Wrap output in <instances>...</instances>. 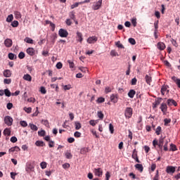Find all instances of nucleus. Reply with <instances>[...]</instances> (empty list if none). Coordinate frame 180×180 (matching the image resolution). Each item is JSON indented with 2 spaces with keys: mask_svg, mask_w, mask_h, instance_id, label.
Wrapping results in <instances>:
<instances>
[{
  "mask_svg": "<svg viewBox=\"0 0 180 180\" xmlns=\"http://www.w3.org/2000/svg\"><path fill=\"white\" fill-rule=\"evenodd\" d=\"M124 116L127 119H130L133 116V108L130 107L127 108L124 111Z\"/></svg>",
  "mask_w": 180,
  "mask_h": 180,
  "instance_id": "f257e3e1",
  "label": "nucleus"
},
{
  "mask_svg": "<svg viewBox=\"0 0 180 180\" xmlns=\"http://www.w3.org/2000/svg\"><path fill=\"white\" fill-rule=\"evenodd\" d=\"M101 6H102V0H98L97 2L94 3L92 6V9H94V11H98V9H101Z\"/></svg>",
  "mask_w": 180,
  "mask_h": 180,
  "instance_id": "f03ea898",
  "label": "nucleus"
},
{
  "mask_svg": "<svg viewBox=\"0 0 180 180\" xmlns=\"http://www.w3.org/2000/svg\"><path fill=\"white\" fill-rule=\"evenodd\" d=\"M58 35L60 37H68V31L63 28L60 29L58 31Z\"/></svg>",
  "mask_w": 180,
  "mask_h": 180,
  "instance_id": "7ed1b4c3",
  "label": "nucleus"
},
{
  "mask_svg": "<svg viewBox=\"0 0 180 180\" xmlns=\"http://www.w3.org/2000/svg\"><path fill=\"white\" fill-rule=\"evenodd\" d=\"M4 123L7 124V126H12V123H13V119L11 116H6L4 117Z\"/></svg>",
  "mask_w": 180,
  "mask_h": 180,
  "instance_id": "20e7f679",
  "label": "nucleus"
},
{
  "mask_svg": "<svg viewBox=\"0 0 180 180\" xmlns=\"http://www.w3.org/2000/svg\"><path fill=\"white\" fill-rule=\"evenodd\" d=\"M94 173L96 175V176L101 177L103 174V171L102 170L101 168H94Z\"/></svg>",
  "mask_w": 180,
  "mask_h": 180,
  "instance_id": "39448f33",
  "label": "nucleus"
},
{
  "mask_svg": "<svg viewBox=\"0 0 180 180\" xmlns=\"http://www.w3.org/2000/svg\"><path fill=\"white\" fill-rule=\"evenodd\" d=\"M98 41V38L96 36L89 37L87 39V43L89 44H95Z\"/></svg>",
  "mask_w": 180,
  "mask_h": 180,
  "instance_id": "423d86ee",
  "label": "nucleus"
},
{
  "mask_svg": "<svg viewBox=\"0 0 180 180\" xmlns=\"http://www.w3.org/2000/svg\"><path fill=\"white\" fill-rule=\"evenodd\" d=\"M164 141H165V137L161 136L159 139V144H158V148L161 151H162V147H164Z\"/></svg>",
  "mask_w": 180,
  "mask_h": 180,
  "instance_id": "0eeeda50",
  "label": "nucleus"
},
{
  "mask_svg": "<svg viewBox=\"0 0 180 180\" xmlns=\"http://www.w3.org/2000/svg\"><path fill=\"white\" fill-rule=\"evenodd\" d=\"M168 88H169V86L164 84L162 88H161V90H160V92H161V94L162 95H165V92H167V94L169 93V90H167Z\"/></svg>",
  "mask_w": 180,
  "mask_h": 180,
  "instance_id": "6e6552de",
  "label": "nucleus"
},
{
  "mask_svg": "<svg viewBox=\"0 0 180 180\" xmlns=\"http://www.w3.org/2000/svg\"><path fill=\"white\" fill-rule=\"evenodd\" d=\"M166 172L167 174H174L175 172V167L167 166L166 168Z\"/></svg>",
  "mask_w": 180,
  "mask_h": 180,
  "instance_id": "1a4fd4ad",
  "label": "nucleus"
},
{
  "mask_svg": "<svg viewBox=\"0 0 180 180\" xmlns=\"http://www.w3.org/2000/svg\"><path fill=\"white\" fill-rule=\"evenodd\" d=\"M167 105H168V106H172V105L174 106H178V103L174 99H168L167 100Z\"/></svg>",
  "mask_w": 180,
  "mask_h": 180,
  "instance_id": "9d476101",
  "label": "nucleus"
},
{
  "mask_svg": "<svg viewBox=\"0 0 180 180\" xmlns=\"http://www.w3.org/2000/svg\"><path fill=\"white\" fill-rule=\"evenodd\" d=\"M4 44L6 46V47H12V44H13L12 39H6L4 41Z\"/></svg>",
  "mask_w": 180,
  "mask_h": 180,
  "instance_id": "9b49d317",
  "label": "nucleus"
},
{
  "mask_svg": "<svg viewBox=\"0 0 180 180\" xmlns=\"http://www.w3.org/2000/svg\"><path fill=\"white\" fill-rule=\"evenodd\" d=\"M4 76L6 77V78H9L12 76V72L9 70H5L4 71Z\"/></svg>",
  "mask_w": 180,
  "mask_h": 180,
  "instance_id": "f8f14e48",
  "label": "nucleus"
},
{
  "mask_svg": "<svg viewBox=\"0 0 180 180\" xmlns=\"http://www.w3.org/2000/svg\"><path fill=\"white\" fill-rule=\"evenodd\" d=\"M18 151H20V148L18 146H14L8 150V153H18Z\"/></svg>",
  "mask_w": 180,
  "mask_h": 180,
  "instance_id": "ddd939ff",
  "label": "nucleus"
},
{
  "mask_svg": "<svg viewBox=\"0 0 180 180\" xmlns=\"http://www.w3.org/2000/svg\"><path fill=\"white\" fill-rule=\"evenodd\" d=\"M27 53L29 56H33L35 54L34 49L33 48H28L27 49Z\"/></svg>",
  "mask_w": 180,
  "mask_h": 180,
  "instance_id": "4468645a",
  "label": "nucleus"
},
{
  "mask_svg": "<svg viewBox=\"0 0 180 180\" xmlns=\"http://www.w3.org/2000/svg\"><path fill=\"white\" fill-rule=\"evenodd\" d=\"M158 49L161 51L165 50V44H164V42H161V41L158 42Z\"/></svg>",
  "mask_w": 180,
  "mask_h": 180,
  "instance_id": "2eb2a0df",
  "label": "nucleus"
},
{
  "mask_svg": "<svg viewBox=\"0 0 180 180\" xmlns=\"http://www.w3.org/2000/svg\"><path fill=\"white\" fill-rule=\"evenodd\" d=\"M77 41H79V43H82V40H84V39L82 38V33L79 32H77Z\"/></svg>",
  "mask_w": 180,
  "mask_h": 180,
  "instance_id": "dca6fc26",
  "label": "nucleus"
},
{
  "mask_svg": "<svg viewBox=\"0 0 180 180\" xmlns=\"http://www.w3.org/2000/svg\"><path fill=\"white\" fill-rule=\"evenodd\" d=\"M160 109L163 113H165L168 109V107L167 106L166 103H162L160 105Z\"/></svg>",
  "mask_w": 180,
  "mask_h": 180,
  "instance_id": "f3484780",
  "label": "nucleus"
},
{
  "mask_svg": "<svg viewBox=\"0 0 180 180\" xmlns=\"http://www.w3.org/2000/svg\"><path fill=\"white\" fill-rule=\"evenodd\" d=\"M110 101L111 102H113V103H117V95L112 94L110 96Z\"/></svg>",
  "mask_w": 180,
  "mask_h": 180,
  "instance_id": "a211bd4d",
  "label": "nucleus"
},
{
  "mask_svg": "<svg viewBox=\"0 0 180 180\" xmlns=\"http://www.w3.org/2000/svg\"><path fill=\"white\" fill-rule=\"evenodd\" d=\"M22 78L23 79H25V81H28L29 82H32V76L29 74L24 75Z\"/></svg>",
  "mask_w": 180,
  "mask_h": 180,
  "instance_id": "6ab92c4d",
  "label": "nucleus"
},
{
  "mask_svg": "<svg viewBox=\"0 0 180 180\" xmlns=\"http://www.w3.org/2000/svg\"><path fill=\"white\" fill-rule=\"evenodd\" d=\"M145 79L148 85H151V82L153 81V79L151 78V77H150L148 75H146L145 77Z\"/></svg>",
  "mask_w": 180,
  "mask_h": 180,
  "instance_id": "aec40b11",
  "label": "nucleus"
},
{
  "mask_svg": "<svg viewBox=\"0 0 180 180\" xmlns=\"http://www.w3.org/2000/svg\"><path fill=\"white\" fill-rule=\"evenodd\" d=\"M172 81L177 84L178 88H180V79L176 78V77L174 76L172 77Z\"/></svg>",
  "mask_w": 180,
  "mask_h": 180,
  "instance_id": "412c9836",
  "label": "nucleus"
},
{
  "mask_svg": "<svg viewBox=\"0 0 180 180\" xmlns=\"http://www.w3.org/2000/svg\"><path fill=\"white\" fill-rule=\"evenodd\" d=\"M35 145L37 147H44V146H46V143H44V142L43 141H37L35 142Z\"/></svg>",
  "mask_w": 180,
  "mask_h": 180,
  "instance_id": "4be33fe9",
  "label": "nucleus"
},
{
  "mask_svg": "<svg viewBox=\"0 0 180 180\" xmlns=\"http://www.w3.org/2000/svg\"><path fill=\"white\" fill-rule=\"evenodd\" d=\"M135 168L138 169V171H140L141 172H143L144 167H143V165L141 164H136L135 165Z\"/></svg>",
  "mask_w": 180,
  "mask_h": 180,
  "instance_id": "5701e85b",
  "label": "nucleus"
},
{
  "mask_svg": "<svg viewBox=\"0 0 180 180\" xmlns=\"http://www.w3.org/2000/svg\"><path fill=\"white\" fill-rule=\"evenodd\" d=\"M56 39H57V34H52L51 35V41L53 44L56 43Z\"/></svg>",
  "mask_w": 180,
  "mask_h": 180,
  "instance_id": "b1692460",
  "label": "nucleus"
},
{
  "mask_svg": "<svg viewBox=\"0 0 180 180\" xmlns=\"http://www.w3.org/2000/svg\"><path fill=\"white\" fill-rule=\"evenodd\" d=\"M136 95V91L131 89L128 93V96L131 98H134V96Z\"/></svg>",
  "mask_w": 180,
  "mask_h": 180,
  "instance_id": "393cba45",
  "label": "nucleus"
},
{
  "mask_svg": "<svg viewBox=\"0 0 180 180\" xmlns=\"http://www.w3.org/2000/svg\"><path fill=\"white\" fill-rule=\"evenodd\" d=\"M29 126L30 127L31 130H33L34 131H37V130H39L37 126L34 125V124L30 123Z\"/></svg>",
  "mask_w": 180,
  "mask_h": 180,
  "instance_id": "a878e982",
  "label": "nucleus"
},
{
  "mask_svg": "<svg viewBox=\"0 0 180 180\" xmlns=\"http://www.w3.org/2000/svg\"><path fill=\"white\" fill-rule=\"evenodd\" d=\"M65 155L68 160H71L72 158V154H71L70 152L66 151L65 153Z\"/></svg>",
  "mask_w": 180,
  "mask_h": 180,
  "instance_id": "bb28decb",
  "label": "nucleus"
},
{
  "mask_svg": "<svg viewBox=\"0 0 180 180\" xmlns=\"http://www.w3.org/2000/svg\"><path fill=\"white\" fill-rule=\"evenodd\" d=\"M91 134H93V136H95L96 139H99V135H98V134L96 133V131L94 129L90 130Z\"/></svg>",
  "mask_w": 180,
  "mask_h": 180,
  "instance_id": "cd10ccee",
  "label": "nucleus"
},
{
  "mask_svg": "<svg viewBox=\"0 0 180 180\" xmlns=\"http://www.w3.org/2000/svg\"><path fill=\"white\" fill-rule=\"evenodd\" d=\"M41 123H42V124L46 126V127H50V124L49 123V120H42Z\"/></svg>",
  "mask_w": 180,
  "mask_h": 180,
  "instance_id": "c85d7f7f",
  "label": "nucleus"
},
{
  "mask_svg": "<svg viewBox=\"0 0 180 180\" xmlns=\"http://www.w3.org/2000/svg\"><path fill=\"white\" fill-rule=\"evenodd\" d=\"M4 136H11V129L6 128L4 131Z\"/></svg>",
  "mask_w": 180,
  "mask_h": 180,
  "instance_id": "c756f323",
  "label": "nucleus"
},
{
  "mask_svg": "<svg viewBox=\"0 0 180 180\" xmlns=\"http://www.w3.org/2000/svg\"><path fill=\"white\" fill-rule=\"evenodd\" d=\"M24 41L26 42V43H28L29 44H33V39L29 38V37H26Z\"/></svg>",
  "mask_w": 180,
  "mask_h": 180,
  "instance_id": "7c9ffc66",
  "label": "nucleus"
},
{
  "mask_svg": "<svg viewBox=\"0 0 180 180\" xmlns=\"http://www.w3.org/2000/svg\"><path fill=\"white\" fill-rule=\"evenodd\" d=\"M14 14L16 19H20V18H22V14L19 11H15Z\"/></svg>",
  "mask_w": 180,
  "mask_h": 180,
  "instance_id": "2f4dec72",
  "label": "nucleus"
},
{
  "mask_svg": "<svg viewBox=\"0 0 180 180\" xmlns=\"http://www.w3.org/2000/svg\"><path fill=\"white\" fill-rule=\"evenodd\" d=\"M115 46H117L118 49H124V46H123V44H120V41L115 42Z\"/></svg>",
  "mask_w": 180,
  "mask_h": 180,
  "instance_id": "473e14b6",
  "label": "nucleus"
},
{
  "mask_svg": "<svg viewBox=\"0 0 180 180\" xmlns=\"http://www.w3.org/2000/svg\"><path fill=\"white\" fill-rule=\"evenodd\" d=\"M161 101H162V98H158L155 100V106H158V105H160V103H161Z\"/></svg>",
  "mask_w": 180,
  "mask_h": 180,
  "instance_id": "72a5a7b5",
  "label": "nucleus"
},
{
  "mask_svg": "<svg viewBox=\"0 0 180 180\" xmlns=\"http://www.w3.org/2000/svg\"><path fill=\"white\" fill-rule=\"evenodd\" d=\"M40 166L42 169H46V168H47V162H41Z\"/></svg>",
  "mask_w": 180,
  "mask_h": 180,
  "instance_id": "f704fd0d",
  "label": "nucleus"
},
{
  "mask_svg": "<svg viewBox=\"0 0 180 180\" xmlns=\"http://www.w3.org/2000/svg\"><path fill=\"white\" fill-rule=\"evenodd\" d=\"M89 150L88 148H83L80 150V154H86L88 153Z\"/></svg>",
  "mask_w": 180,
  "mask_h": 180,
  "instance_id": "c9c22d12",
  "label": "nucleus"
},
{
  "mask_svg": "<svg viewBox=\"0 0 180 180\" xmlns=\"http://www.w3.org/2000/svg\"><path fill=\"white\" fill-rule=\"evenodd\" d=\"M161 131H162L161 127L158 126L155 130V133H156L157 136H160V134H161Z\"/></svg>",
  "mask_w": 180,
  "mask_h": 180,
  "instance_id": "e433bc0d",
  "label": "nucleus"
},
{
  "mask_svg": "<svg viewBox=\"0 0 180 180\" xmlns=\"http://www.w3.org/2000/svg\"><path fill=\"white\" fill-rule=\"evenodd\" d=\"M11 26L13 27H18V26H19V22L18 20H14L13 22H11Z\"/></svg>",
  "mask_w": 180,
  "mask_h": 180,
  "instance_id": "4c0bfd02",
  "label": "nucleus"
},
{
  "mask_svg": "<svg viewBox=\"0 0 180 180\" xmlns=\"http://www.w3.org/2000/svg\"><path fill=\"white\" fill-rule=\"evenodd\" d=\"M12 20H13V15H9L7 18H6V22H8V23H10V22H12Z\"/></svg>",
  "mask_w": 180,
  "mask_h": 180,
  "instance_id": "58836bf2",
  "label": "nucleus"
},
{
  "mask_svg": "<svg viewBox=\"0 0 180 180\" xmlns=\"http://www.w3.org/2000/svg\"><path fill=\"white\" fill-rule=\"evenodd\" d=\"M109 130H110L111 134H113V133L115 131V127H113V124H109Z\"/></svg>",
  "mask_w": 180,
  "mask_h": 180,
  "instance_id": "ea45409f",
  "label": "nucleus"
},
{
  "mask_svg": "<svg viewBox=\"0 0 180 180\" xmlns=\"http://www.w3.org/2000/svg\"><path fill=\"white\" fill-rule=\"evenodd\" d=\"M75 129L76 130H79V129H81V123L78 122H75Z\"/></svg>",
  "mask_w": 180,
  "mask_h": 180,
  "instance_id": "a19ab883",
  "label": "nucleus"
},
{
  "mask_svg": "<svg viewBox=\"0 0 180 180\" xmlns=\"http://www.w3.org/2000/svg\"><path fill=\"white\" fill-rule=\"evenodd\" d=\"M71 88H72L71 86V84H68V85H64L63 86L64 91H70V89H71Z\"/></svg>",
  "mask_w": 180,
  "mask_h": 180,
  "instance_id": "79ce46f5",
  "label": "nucleus"
},
{
  "mask_svg": "<svg viewBox=\"0 0 180 180\" xmlns=\"http://www.w3.org/2000/svg\"><path fill=\"white\" fill-rule=\"evenodd\" d=\"M70 19H72V20L75 21V13H74V11L70 13Z\"/></svg>",
  "mask_w": 180,
  "mask_h": 180,
  "instance_id": "37998d69",
  "label": "nucleus"
},
{
  "mask_svg": "<svg viewBox=\"0 0 180 180\" xmlns=\"http://www.w3.org/2000/svg\"><path fill=\"white\" fill-rule=\"evenodd\" d=\"M38 134L41 137H44V136H46V131H44V130L39 131Z\"/></svg>",
  "mask_w": 180,
  "mask_h": 180,
  "instance_id": "c03bdc74",
  "label": "nucleus"
},
{
  "mask_svg": "<svg viewBox=\"0 0 180 180\" xmlns=\"http://www.w3.org/2000/svg\"><path fill=\"white\" fill-rule=\"evenodd\" d=\"M40 92L41 94H42L43 95H46V94H47V91L46 90V88L44 86H41L40 89Z\"/></svg>",
  "mask_w": 180,
  "mask_h": 180,
  "instance_id": "a18cd8bd",
  "label": "nucleus"
},
{
  "mask_svg": "<svg viewBox=\"0 0 180 180\" xmlns=\"http://www.w3.org/2000/svg\"><path fill=\"white\" fill-rule=\"evenodd\" d=\"M131 23H132L134 27H136L137 26V18H132Z\"/></svg>",
  "mask_w": 180,
  "mask_h": 180,
  "instance_id": "49530a36",
  "label": "nucleus"
},
{
  "mask_svg": "<svg viewBox=\"0 0 180 180\" xmlns=\"http://www.w3.org/2000/svg\"><path fill=\"white\" fill-rule=\"evenodd\" d=\"M178 149H176V146L174 144L170 145V151H176Z\"/></svg>",
  "mask_w": 180,
  "mask_h": 180,
  "instance_id": "de8ad7c7",
  "label": "nucleus"
},
{
  "mask_svg": "<svg viewBox=\"0 0 180 180\" xmlns=\"http://www.w3.org/2000/svg\"><path fill=\"white\" fill-rule=\"evenodd\" d=\"M128 41H129V43H130V44H132L133 46L136 44V39H134V38H129Z\"/></svg>",
  "mask_w": 180,
  "mask_h": 180,
  "instance_id": "09e8293b",
  "label": "nucleus"
},
{
  "mask_svg": "<svg viewBox=\"0 0 180 180\" xmlns=\"http://www.w3.org/2000/svg\"><path fill=\"white\" fill-rule=\"evenodd\" d=\"M137 157H138V156H137V150H136V149H134V150H133L131 158H132L133 159H134V158H136Z\"/></svg>",
  "mask_w": 180,
  "mask_h": 180,
  "instance_id": "8fccbe9b",
  "label": "nucleus"
},
{
  "mask_svg": "<svg viewBox=\"0 0 180 180\" xmlns=\"http://www.w3.org/2000/svg\"><path fill=\"white\" fill-rule=\"evenodd\" d=\"M24 110L25 112H26L27 113H32V108L29 107H25L24 108Z\"/></svg>",
  "mask_w": 180,
  "mask_h": 180,
  "instance_id": "3c124183",
  "label": "nucleus"
},
{
  "mask_svg": "<svg viewBox=\"0 0 180 180\" xmlns=\"http://www.w3.org/2000/svg\"><path fill=\"white\" fill-rule=\"evenodd\" d=\"M4 94L6 95V96H11V91H9V89H4Z\"/></svg>",
  "mask_w": 180,
  "mask_h": 180,
  "instance_id": "603ef678",
  "label": "nucleus"
},
{
  "mask_svg": "<svg viewBox=\"0 0 180 180\" xmlns=\"http://www.w3.org/2000/svg\"><path fill=\"white\" fill-rule=\"evenodd\" d=\"M20 126H22V127H27V122L26 121H20Z\"/></svg>",
  "mask_w": 180,
  "mask_h": 180,
  "instance_id": "864d4df0",
  "label": "nucleus"
},
{
  "mask_svg": "<svg viewBox=\"0 0 180 180\" xmlns=\"http://www.w3.org/2000/svg\"><path fill=\"white\" fill-rule=\"evenodd\" d=\"M131 85H137V79L136 77L133 78L131 81Z\"/></svg>",
  "mask_w": 180,
  "mask_h": 180,
  "instance_id": "5fc2aeb1",
  "label": "nucleus"
},
{
  "mask_svg": "<svg viewBox=\"0 0 180 180\" xmlns=\"http://www.w3.org/2000/svg\"><path fill=\"white\" fill-rule=\"evenodd\" d=\"M98 103H103L105 102V98L103 97H100L97 99Z\"/></svg>",
  "mask_w": 180,
  "mask_h": 180,
  "instance_id": "6e6d98bb",
  "label": "nucleus"
},
{
  "mask_svg": "<svg viewBox=\"0 0 180 180\" xmlns=\"http://www.w3.org/2000/svg\"><path fill=\"white\" fill-rule=\"evenodd\" d=\"M62 167L64 169H68V168H70V163H65L63 165Z\"/></svg>",
  "mask_w": 180,
  "mask_h": 180,
  "instance_id": "4d7b16f0",
  "label": "nucleus"
},
{
  "mask_svg": "<svg viewBox=\"0 0 180 180\" xmlns=\"http://www.w3.org/2000/svg\"><path fill=\"white\" fill-rule=\"evenodd\" d=\"M96 123H97L96 121L94 120H91L89 121V124H91V126H93V127L96 126Z\"/></svg>",
  "mask_w": 180,
  "mask_h": 180,
  "instance_id": "13d9d810",
  "label": "nucleus"
},
{
  "mask_svg": "<svg viewBox=\"0 0 180 180\" xmlns=\"http://www.w3.org/2000/svg\"><path fill=\"white\" fill-rule=\"evenodd\" d=\"M56 68H58V70H61V68H63V63L61 62H59L56 64Z\"/></svg>",
  "mask_w": 180,
  "mask_h": 180,
  "instance_id": "bf43d9fd",
  "label": "nucleus"
},
{
  "mask_svg": "<svg viewBox=\"0 0 180 180\" xmlns=\"http://www.w3.org/2000/svg\"><path fill=\"white\" fill-rule=\"evenodd\" d=\"M11 82H12V79H4V83L7 84L8 85H9V84H11Z\"/></svg>",
  "mask_w": 180,
  "mask_h": 180,
  "instance_id": "052dcab7",
  "label": "nucleus"
},
{
  "mask_svg": "<svg viewBox=\"0 0 180 180\" xmlns=\"http://www.w3.org/2000/svg\"><path fill=\"white\" fill-rule=\"evenodd\" d=\"M98 115V117H99V119H103V113L102 112V111L98 112L97 113Z\"/></svg>",
  "mask_w": 180,
  "mask_h": 180,
  "instance_id": "680f3d73",
  "label": "nucleus"
},
{
  "mask_svg": "<svg viewBox=\"0 0 180 180\" xmlns=\"http://www.w3.org/2000/svg\"><path fill=\"white\" fill-rule=\"evenodd\" d=\"M15 57H16L15 54H13L12 53H8V58L10 60H13L15 58Z\"/></svg>",
  "mask_w": 180,
  "mask_h": 180,
  "instance_id": "e2e57ef3",
  "label": "nucleus"
},
{
  "mask_svg": "<svg viewBox=\"0 0 180 180\" xmlns=\"http://www.w3.org/2000/svg\"><path fill=\"white\" fill-rule=\"evenodd\" d=\"M159 142L158 141H157V139H154L153 141V147H157V146H158Z\"/></svg>",
  "mask_w": 180,
  "mask_h": 180,
  "instance_id": "0e129e2a",
  "label": "nucleus"
},
{
  "mask_svg": "<svg viewBox=\"0 0 180 180\" xmlns=\"http://www.w3.org/2000/svg\"><path fill=\"white\" fill-rule=\"evenodd\" d=\"M25 57V53L23 52H20V53L18 54V58L20 60H22V58Z\"/></svg>",
  "mask_w": 180,
  "mask_h": 180,
  "instance_id": "69168bd1",
  "label": "nucleus"
},
{
  "mask_svg": "<svg viewBox=\"0 0 180 180\" xmlns=\"http://www.w3.org/2000/svg\"><path fill=\"white\" fill-rule=\"evenodd\" d=\"M49 146L50 148H53V147H54V141H49Z\"/></svg>",
  "mask_w": 180,
  "mask_h": 180,
  "instance_id": "338daca9",
  "label": "nucleus"
},
{
  "mask_svg": "<svg viewBox=\"0 0 180 180\" xmlns=\"http://www.w3.org/2000/svg\"><path fill=\"white\" fill-rule=\"evenodd\" d=\"M110 179V173L109 172H107L105 173V180H109Z\"/></svg>",
  "mask_w": 180,
  "mask_h": 180,
  "instance_id": "774afa93",
  "label": "nucleus"
}]
</instances>
